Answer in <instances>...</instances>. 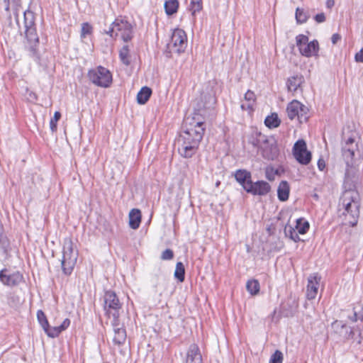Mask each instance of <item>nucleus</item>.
<instances>
[{
  "label": "nucleus",
  "instance_id": "50",
  "mask_svg": "<svg viewBox=\"0 0 363 363\" xmlns=\"http://www.w3.org/2000/svg\"><path fill=\"white\" fill-rule=\"evenodd\" d=\"M355 60L363 62V48L355 55Z\"/></svg>",
  "mask_w": 363,
  "mask_h": 363
},
{
  "label": "nucleus",
  "instance_id": "41",
  "mask_svg": "<svg viewBox=\"0 0 363 363\" xmlns=\"http://www.w3.org/2000/svg\"><path fill=\"white\" fill-rule=\"evenodd\" d=\"M61 113L59 111H55L53 117L50 119V128L52 132H55L57 130V121L60 119Z\"/></svg>",
  "mask_w": 363,
  "mask_h": 363
},
{
  "label": "nucleus",
  "instance_id": "23",
  "mask_svg": "<svg viewBox=\"0 0 363 363\" xmlns=\"http://www.w3.org/2000/svg\"><path fill=\"white\" fill-rule=\"evenodd\" d=\"M141 222V213L138 209L133 208L129 213V225L132 229H138Z\"/></svg>",
  "mask_w": 363,
  "mask_h": 363
},
{
  "label": "nucleus",
  "instance_id": "7",
  "mask_svg": "<svg viewBox=\"0 0 363 363\" xmlns=\"http://www.w3.org/2000/svg\"><path fill=\"white\" fill-rule=\"evenodd\" d=\"M296 43L301 55L306 57L318 56L319 43L317 40L308 42V36L299 34L296 37Z\"/></svg>",
  "mask_w": 363,
  "mask_h": 363
},
{
  "label": "nucleus",
  "instance_id": "51",
  "mask_svg": "<svg viewBox=\"0 0 363 363\" xmlns=\"http://www.w3.org/2000/svg\"><path fill=\"white\" fill-rule=\"evenodd\" d=\"M341 40V35L338 33H334L331 37V41L333 45H335Z\"/></svg>",
  "mask_w": 363,
  "mask_h": 363
},
{
  "label": "nucleus",
  "instance_id": "38",
  "mask_svg": "<svg viewBox=\"0 0 363 363\" xmlns=\"http://www.w3.org/2000/svg\"><path fill=\"white\" fill-rule=\"evenodd\" d=\"M348 318L352 322H357V320H363V313H362V310L359 308L358 310V307H354L352 311V315H349Z\"/></svg>",
  "mask_w": 363,
  "mask_h": 363
},
{
  "label": "nucleus",
  "instance_id": "36",
  "mask_svg": "<svg viewBox=\"0 0 363 363\" xmlns=\"http://www.w3.org/2000/svg\"><path fill=\"white\" fill-rule=\"evenodd\" d=\"M43 330L47 335L52 338L58 337L62 333L59 326L50 327L49 324L48 327L45 328Z\"/></svg>",
  "mask_w": 363,
  "mask_h": 363
},
{
  "label": "nucleus",
  "instance_id": "52",
  "mask_svg": "<svg viewBox=\"0 0 363 363\" xmlns=\"http://www.w3.org/2000/svg\"><path fill=\"white\" fill-rule=\"evenodd\" d=\"M318 167L319 170L323 171L325 168V160L322 158H320L318 161Z\"/></svg>",
  "mask_w": 363,
  "mask_h": 363
},
{
  "label": "nucleus",
  "instance_id": "9",
  "mask_svg": "<svg viewBox=\"0 0 363 363\" xmlns=\"http://www.w3.org/2000/svg\"><path fill=\"white\" fill-rule=\"evenodd\" d=\"M308 108L297 100H293L286 107L288 117L291 120L297 118L300 123L306 122L308 116Z\"/></svg>",
  "mask_w": 363,
  "mask_h": 363
},
{
  "label": "nucleus",
  "instance_id": "16",
  "mask_svg": "<svg viewBox=\"0 0 363 363\" xmlns=\"http://www.w3.org/2000/svg\"><path fill=\"white\" fill-rule=\"evenodd\" d=\"M271 189V186L268 182L265 181H257L247 184L245 191L253 195L265 196Z\"/></svg>",
  "mask_w": 363,
  "mask_h": 363
},
{
  "label": "nucleus",
  "instance_id": "4",
  "mask_svg": "<svg viewBox=\"0 0 363 363\" xmlns=\"http://www.w3.org/2000/svg\"><path fill=\"white\" fill-rule=\"evenodd\" d=\"M184 125L185 130L181 133L178 140L183 141V137L187 136L188 142L191 143L197 139L198 145H199L206 130L204 122L200 118L187 117L184 120Z\"/></svg>",
  "mask_w": 363,
  "mask_h": 363
},
{
  "label": "nucleus",
  "instance_id": "6",
  "mask_svg": "<svg viewBox=\"0 0 363 363\" xmlns=\"http://www.w3.org/2000/svg\"><path fill=\"white\" fill-rule=\"evenodd\" d=\"M215 103L216 99L211 94L202 92L199 97L194 101V116L193 117L197 119L199 118V116H206L208 114V111L213 108Z\"/></svg>",
  "mask_w": 363,
  "mask_h": 363
},
{
  "label": "nucleus",
  "instance_id": "17",
  "mask_svg": "<svg viewBox=\"0 0 363 363\" xmlns=\"http://www.w3.org/2000/svg\"><path fill=\"white\" fill-rule=\"evenodd\" d=\"M6 271V269L0 271V281L4 285L13 287L22 282L23 277L20 272H16L10 274H5L4 272Z\"/></svg>",
  "mask_w": 363,
  "mask_h": 363
},
{
  "label": "nucleus",
  "instance_id": "40",
  "mask_svg": "<svg viewBox=\"0 0 363 363\" xmlns=\"http://www.w3.org/2000/svg\"><path fill=\"white\" fill-rule=\"evenodd\" d=\"M202 9V1L201 0H191L190 10L191 11L192 15L195 16L196 12H199Z\"/></svg>",
  "mask_w": 363,
  "mask_h": 363
},
{
  "label": "nucleus",
  "instance_id": "30",
  "mask_svg": "<svg viewBox=\"0 0 363 363\" xmlns=\"http://www.w3.org/2000/svg\"><path fill=\"white\" fill-rule=\"evenodd\" d=\"M119 58L121 62L125 65H129L130 63V50L128 45L123 46L119 50Z\"/></svg>",
  "mask_w": 363,
  "mask_h": 363
},
{
  "label": "nucleus",
  "instance_id": "8",
  "mask_svg": "<svg viewBox=\"0 0 363 363\" xmlns=\"http://www.w3.org/2000/svg\"><path fill=\"white\" fill-rule=\"evenodd\" d=\"M88 77L92 83L102 87L108 86L112 81V74L110 71L101 66L90 70Z\"/></svg>",
  "mask_w": 363,
  "mask_h": 363
},
{
  "label": "nucleus",
  "instance_id": "45",
  "mask_svg": "<svg viewBox=\"0 0 363 363\" xmlns=\"http://www.w3.org/2000/svg\"><path fill=\"white\" fill-rule=\"evenodd\" d=\"M245 101L250 102L251 104L255 103V94L253 91L248 90L245 94Z\"/></svg>",
  "mask_w": 363,
  "mask_h": 363
},
{
  "label": "nucleus",
  "instance_id": "2",
  "mask_svg": "<svg viewBox=\"0 0 363 363\" xmlns=\"http://www.w3.org/2000/svg\"><path fill=\"white\" fill-rule=\"evenodd\" d=\"M23 20L30 56L35 60H38V46L39 44V38L36 32L34 13L30 10L25 11L23 13Z\"/></svg>",
  "mask_w": 363,
  "mask_h": 363
},
{
  "label": "nucleus",
  "instance_id": "13",
  "mask_svg": "<svg viewBox=\"0 0 363 363\" xmlns=\"http://www.w3.org/2000/svg\"><path fill=\"white\" fill-rule=\"evenodd\" d=\"M187 136L183 137V141L177 140L178 143V152L179 155L184 158H191L194 155L199 148L197 139L193 142H188Z\"/></svg>",
  "mask_w": 363,
  "mask_h": 363
},
{
  "label": "nucleus",
  "instance_id": "15",
  "mask_svg": "<svg viewBox=\"0 0 363 363\" xmlns=\"http://www.w3.org/2000/svg\"><path fill=\"white\" fill-rule=\"evenodd\" d=\"M357 149V143H355L354 139L352 137L348 138L342 149V156L347 167L352 164L354 153Z\"/></svg>",
  "mask_w": 363,
  "mask_h": 363
},
{
  "label": "nucleus",
  "instance_id": "32",
  "mask_svg": "<svg viewBox=\"0 0 363 363\" xmlns=\"http://www.w3.org/2000/svg\"><path fill=\"white\" fill-rule=\"evenodd\" d=\"M309 223L304 218H298L296 220L295 228L299 234H305L309 229Z\"/></svg>",
  "mask_w": 363,
  "mask_h": 363
},
{
  "label": "nucleus",
  "instance_id": "55",
  "mask_svg": "<svg viewBox=\"0 0 363 363\" xmlns=\"http://www.w3.org/2000/svg\"><path fill=\"white\" fill-rule=\"evenodd\" d=\"M113 32V27H111L109 28V30L107 32V33H108L111 36H112V33Z\"/></svg>",
  "mask_w": 363,
  "mask_h": 363
},
{
  "label": "nucleus",
  "instance_id": "19",
  "mask_svg": "<svg viewBox=\"0 0 363 363\" xmlns=\"http://www.w3.org/2000/svg\"><path fill=\"white\" fill-rule=\"evenodd\" d=\"M304 77L301 74H296L289 77L286 82L288 91L292 93L301 90V85L304 83Z\"/></svg>",
  "mask_w": 363,
  "mask_h": 363
},
{
  "label": "nucleus",
  "instance_id": "43",
  "mask_svg": "<svg viewBox=\"0 0 363 363\" xmlns=\"http://www.w3.org/2000/svg\"><path fill=\"white\" fill-rule=\"evenodd\" d=\"M92 31V27L88 23H83L82 25V34L81 36L84 38L86 35H89Z\"/></svg>",
  "mask_w": 363,
  "mask_h": 363
},
{
  "label": "nucleus",
  "instance_id": "37",
  "mask_svg": "<svg viewBox=\"0 0 363 363\" xmlns=\"http://www.w3.org/2000/svg\"><path fill=\"white\" fill-rule=\"evenodd\" d=\"M308 18V13L303 9L297 8L296 10V19L298 23H303Z\"/></svg>",
  "mask_w": 363,
  "mask_h": 363
},
{
  "label": "nucleus",
  "instance_id": "56",
  "mask_svg": "<svg viewBox=\"0 0 363 363\" xmlns=\"http://www.w3.org/2000/svg\"><path fill=\"white\" fill-rule=\"evenodd\" d=\"M220 182L219 181H218L216 183V186H218L220 185Z\"/></svg>",
  "mask_w": 363,
  "mask_h": 363
},
{
  "label": "nucleus",
  "instance_id": "26",
  "mask_svg": "<svg viewBox=\"0 0 363 363\" xmlns=\"http://www.w3.org/2000/svg\"><path fill=\"white\" fill-rule=\"evenodd\" d=\"M333 328L335 332L339 333L340 335L346 337L349 333H352V330L348 331L349 328L345 323H343L341 320H335L332 324Z\"/></svg>",
  "mask_w": 363,
  "mask_h": 363
},
{
  "label": "nucleus",
  "instance_id": "29",
  "mask_svg": "<svg viewBox=\"0 0 363 363\" xmlns=\"http://www.w3.org/2000/svg\"><path fill=\"white\" fill-rule=\"evenodd\" d=\"M281 121L278 117L277 113H273L270 116L266 117L264 124L269 128H275L279 126Z\"/></svg>",
  "mask_w": 363,
  "mask_h": 363
},
{
  "label": "nucleus",
  "instance_id": "1",
  "mask_svg": "<svg viewBox=\"0 0 363 363\" xmlns=\"http://www.w3.org/2000/svg\"><path fill=\"white\" fill-rule=\"evenodd\" d=\"M350 169H347L344 181L343 192L338 204V217L342 225L354 227L359 216L360 199L355 190V181L350 176Z\"/></svg>",
  "mask_w": 363,
  "mask_h": 363
},
{
  "label": "nucleus",
  "instance_id": "11",
  "mask_svg": "<svg viewBox=\"0 0 363 363\" xmlns=\"http://www.w3.org/2000/svg\"><path fill=\"white\" fill-rule=\"evenodd\" d=\"M293 155L295 159L301 164H308L312 158L311 152L307 150L305 140L301 139L297 140L293 147Z\"/></svg>",
  "mask_w": 363,
  "mask_h": 363
},
{
  "label": "nucleus",
  "instance_id": "58",
  "mask_svg": "<svg viewBox=\"0 0 363 363\" xmlns=\"http://www.w3.org/2000/svg\"><path fill=\"white\" fill-rule=\"evenodd\" d=\"M111 324L113 325V320H111Z\"/></svg>",
  "mask_w": 363,
  "mask_h": 363
},
{
  "label": "nucleus",
  "instance_id": "18",
  "mask_svg": "<svg viewBox=\"0 0 363 363\" xmlns=\"http://www.w3.org/2000/svg\"><path fill=\"white\" fill-rule=\"evenodd\" d=\"M320 277L316 275H311L308 278L306 287V297L308 300H313L316 297L319 287Z\"/></svg>",
  "mask_w": 363,
  "mask_h": 363
},
{
  "label": "nucleus",
  "instance_id": "10",
  "mask_svg": "<svg viewBox=\"0 0 363 363\" xmlns=\"http://www.w3.org/2000/svg\"><path fill=\"white\" fill-rule=\"evenodd\" d=\"M116 35L119 36L124 42L130 40L133 38V26L125 17H119L115 19Z\"/></svg>",
  "mask_w": 363,
  "mask_h": 363
},
{
  "label": "nucleus",
  "instance_id": "22",
  "mask_svg": "<svg viewBox=\"0 0 363 363\" xmlns=\"http://www.w3.org/2000/svg\"><path fill=\"white\" fill-rule=\"evenodd\" d=\"M235 179L239 182L245 190L247 184L251 183V174L250 172L245 169L237 170L235 174Z\"/></svg>",
  "mask_w": 363,
  "mask_h": 363
},
{
  "label": "nucleus",
  "instance_id": "34",
  "mask_svg": "<svg viewBox=\"0 0 363 363\" xmlns=\"http://www.w3.org/2000/svg\"><path fill=\"white\" fill-rule=\"evenodd\" d=\"M126 340V332L123 328L115 329V344L121 345Z\"/></svg>",
  "mask_w": 363,
  "mask_h": 363
},
{
  "label": "nucleus",
  "instance_id": "33",
  "mask_svg": "<svg viewBox=\"0 0 363 363\" xmlns=\"http://www.w3.org/2000/svg\"><path fill=\"white\" fill-rule=\"evenodd\" d=\"M174 277L180 282L184 281L185 278V269L182 262H178L176 264Z\"/></svg>",
  "mask_w": 363,
  "mask_h": 363
},
{
  "label": "nucleus",
  "instance_id": "48",
  "mask_svg": "<svg viewBox=\"0 0 363 363\" xmlns=\"http://www.w3.org/2000/svg\"><path fill=\"white\" fill-rule=\"evenodd\" d=\"M314 19L317 23H323L325 21V16L324 13H318L315 16Z\"/></svg>",
  "mask_w": 363,
  "mask_h": 363
},
{
  "label": "nucleus",
  "instance_id": "54",
  "mask_svg": "<svg viewBox=\"0 0 363 363\" xmlns=\"http://www.w3.org/2000/svg\"><path fill=\"white\" fill-rule=\"evenodd\" d=\"M335 2L333 0H328L326 2L327 7L331 8L334 6Z\"/></svg>",
  "mask_w": 363,
  "mask_h": 363
},
{
  "label": "nucleus",
  "instance_id": "53",
  "mask_svg": "<svg viewBox=\"0 0 363 363\" xmlns=\"http://www.w3.org/2000/svg\"><path fill=\"white\" fill-rule=\"evenodd\" d=\"M18 0H4V3L6 4V10L9 9L10 2H17Z\"/></svg>",
  "mask_w": 363,
  "mask_h": 363
},
{
  "label": "nucleus",
  "instance_id": "21",
  "mask_svg": "<svg viewBox=\"0 0 363 363\" xmlns=\"http://www.w3.org/2000/svg\"><path fill=\"white\" fill-rule=\"evenodd\" d=\"M104 311L106 315L111 319V315H113V292L111 291H106L104 297Z\"/></svg>",
  "mask_w": 363,
  "mask_h": 363
},
{
  "label": "nucleus",
  "instance_id": "28",
  "mask_svg": "<svg viewBox=\"0 0 363 363\" xmlns=\"http://www.w3.org/2000/svg\"><path fill=\"white\" fill-rule=\"evenodd\" d=\"M164 6L166 13L171 16L177 12L179 1L178 0H166Z\"/></svg>",
  "mask_w": 363,
  "mask_h": 363
},
{
  "label": "nucleus",
  "instance_id": "27",
  "mask_svg": "<svg viewBox=\"0 0 363 363\" xmlns=\"http://www.w3.org/2000/svg\"><path fill=\"white\" fill-rule=\"evenodd\" d=\"M152 94V90L147 86L143 87L138 93L137 101L140 104H145L150 99Z\"/></svg>",
  "mask_w": 363,
  "mask_h": 363
},
{
  "label": "nucleus",
  "instance_id": "42",
  "mask_svg": "<svg viewBox=\"0 0 363 363\" xmlns=\"http://www.w3.org/2000/svg\"><path fill=\"white\" fill-rule=\"evenodd\" d=\"M283 359L284 357L282 352L277 350L271 356L269 363H282Z\"/></svg>",
  "mask_w": 363,
  "mask_h": 363
},
{
  "label": "nucleus",
  "instance_id": "24",
  "mask_svg": "<svg viewBox=\"0 0 363 363\" xmlns=\"http://www.w3.org/2000/svg\"><path fill=\"white\" fill-rule=\"evenodd\" d=\"M264 142H267V135L260 132H255L249 138V143L258 149L262 145L264 144Z\"/></svg>",
  "mask_w": 363,
  "mask_h": 363
},
{
  "label": "nucleus",
  "instance_id": "35",
  "mask_svg": "<svg viewBox=\"0 0 363 363\" xmlns=\"http://www.w3.org/2000/svg\"><path fill=\"white\" fill-rule=\"evenodd\" d=\"M297 230L295 228H293L291 226L286 227L285 228V234L286 236H288L290 239L294 240V242H297L301 240L298 234Z\"/></svg>",
  "mask_w": 363,
  "mask_h": 363
},
{
  "label": "nucleus",
  "instance_id": "20",
  "mask_svg": "<svg viewBox=\"0 0 363 363\" xmlns=\"http://www.w3.org/2000/svg\"><path fill=\"white\" fill-rule=\"evenodd\" d=\"M187 363H202L199 348L196 345H191L187 352Z\"/></svg>",
  "mask_w": 363,
  "mask_h": 363
},
{
  "label": "nucleus",
  "instance_id": "5",
  "mask_svg": "<svg viewBox=\"0 0 363 363\" xmlns=\"http://www.w3.org/2000/svg\"><path fill=\"white\" fill-rule=\"evenodd\" d=\"M78 257V252L74 249V243L70 238H66L63 241L62 258L61 265L65 275L72 272Z\"/></svg>",
  "mask_w": 363,
  "mask_h": 363
},
{
  "label": "nucleus",
  "instance_id": "47",
  "mask_svg": "<svg viewBox=\"0 0 363 363\" xmlns=\"http://www.w3.org/2000/svg\"><path fill=\"white\" fill-rule=\"evenodd\" d=\"M70 325V320L69 318H65L62 324L59 325L61 332L65 330Z\"/></svg>",
  "mask_w": 363,
  "mask_h": 363
},
{
  "label": "nucleus",
  "instance_id": "49",
  "mask_svg": "<svg viewBox=\"0 0 363 363\" xmlns=\"http://www.w3.org/2000/svg\"><path fill=\"white\" fill-rule=\"evenodd\" d=\"M27 96L28 100L30 101H35L37 100V95L32 91L27 90Z\"/></svg>",
  "mask_w": 363,
  "mask_h": 363
},
{
  "label": "nucleus",
  "instance_id": "57",
  "mask_svg": "<svg viewBox=\"0 0 363 363\" xmlns=\"http://www.w3.org/2000/svg\"><path fill=\"white\" fill-rule=\"evenodd\" d=\"M114 305H115V309H116V307H117V305H118V303H116V301H115Z\"/></svg>",
  "mask_w": 363,
  "mask_h": 363
},
{
  "label": "nucleus",
  "instance_id": "12",
  "mask_svg": "<svg viewBox=\"0 0 363 363\" xmlns=\"http://www.w3.org/2000/svg\"><path fill=\"white\" fill-rule=\"evenodd\" d=\"M169 45L175 52L181 53L184 52L187 45V37L184 30L179 28L174 30Z\"/></svg>",
  "mask_w": 363,
  "mask_h": 363
},
{
  "label": "nucleus",
  "instance_id": "25",
  "mask_svg": "<svg viewBox=\"0 0 363 363\" xmlns=\"http://www.w3.org/2000/svg\"><path fill=\"white\" fill-rule=\"evenodd\" d=\"M289 185L286 181H281L278 186L277 196L280 201H286L289 196Z\"/></svg>",
  "mask_w": 363,
  "mask_h": 363
},
{
  "label": "nucleus",
  "instance_id": "44",
  "mask_svg": "<svg viewBox=\"0 0 363 363\" xmlns=\"http://www.w3.org/2000/svg\"><path fill=\"white\" fill-rule=\"evenodd\" d=\"M174 257V252L171 249H166L162 252L161 259L163 260H170Z\"/></svg>",
  "mask_w": 363,
  "mask_h": 363
},
{
  "label": "nucleus",
  "instance_id": "46",
  "mask_svg": "<svg viewBox=\"0 0 363 363\" xmlns=\"http://www.w3.org/2000/svg\"><path fill=\"white\" fill-rule=\"evenodd\" d=\"M254 104H251L250 102H248V101L242 102V104H241V108L242 110H247V111H251L253 110Z\"/></svg>",
  "mask_w": 363,
  "mask_h": 363
},
{
  "label": "nucleus",
  "instance_id": "14",
  "mask_svg": "<svg viewBox=\"0 0 363 363\" xmlns=\"http://www.w3.org/2000/svg\"><path fill=\"white\" fill-rule=\"evenodd\" d=\"M264 158L269 160H274L277 155L278 150L275 140L273 137L267 136V142L259 148Z\"/></svg>",
  "mask_w": 363,
  "mask_h": 363
},
{
  "label": "nucleus",
  "instance_id": "39",
  "mask_svg": "<svg viewBox=\"0 0 363 363\" xmlns=\"http://www.w3.org/2000/svg\"><path fill=\"white\" fill-rule=\"evenodd\" d=\"M37 319L43 329L48 327V320L45 313L42 310H38L37 311Z\"/></svg>",
  "mask_w": 363,
  "mask_h": 363
},
{
  "label": "nucleus",
  "instance_id": "31",
  "mask_svg": "<svg viewBox=\"0 0 363 363\" xmlns=\"http://www.w3.org/2000/svg\"><path fill=\"white\" fill-rule=\"evenodd\" d=\"M246 289L251 295H257L260 289L259 283L257 279L249 280L247 282Z\"/></svg>",
  "mask_w": 363,
  "mask_h": 363
},
{
  "label": "nucleus",
  "instance_id": "3",
  "mask_svg": "<svg viewBox=\"0 0 363 363\" xmlns=\"http://www.w3.org/2000/svg\"><path fill=\"white\" fill-rule=\"evenodd\" d=\"M184 125L185 130L181 133L178 140L183 141V137L187 136L188 142L191 143L197 139L198 145H199L206 130L204 122L200 118L187 117L184 120Z\"/></svg>",
  "mask_w": 363,
  "mask_h": 363
}]
</instances>
